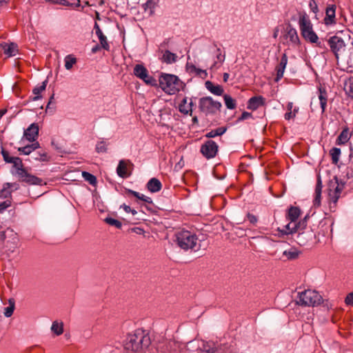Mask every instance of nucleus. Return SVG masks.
<instances>
[{
  "label": "nucleus",
  "instance_id": "f257e3e1",
  "mask_svg": "<svg viewBox=\"0 0 353 353\" xmlns=\"http://www.w3.org/2000/svg\"><path fill=\"white\" fill-rule=\"evenodd\" d=\"M150 344V336L139 329L127 335L123 348L125 353H146Z\"/></svg>",
  "mask_w": 353,
  "mask_h": 353
},
{
  "label": "nucleus",
  "instance_id": "f03ea898",
  "mask_svg": "<svg viewBox=\"0 0 353 353\" xmlns=\"http://www.w3.org/2000/svg\"><path fill=\"white\" fill-rule=\"evenodd\" d=\"M299 26L301 37L308 43H315L319 48H323V44L319 41V38L313 29V25L305 12H299Z\"/></svg>",
  "mask_w": 353,
  "mask_h": 353
},
{
  "label": "nucleus",
  "instance_id": "7ed1b4c3",
  "mask_svg": "<svg viewBox=\"0 0 353 353\" xmlns=\"http://www.w3.org/2000/svg\"><path fill=\"white\" fill-rule=\"evenodd\" d=\"M178 246L185 251H197L200 248L197 236L183 228H178Z\"/></svg>",
  "mask_w": 353,
  "mask_h": 353
},
{
  "label": "nucleus",
  "instance_id": "20e7f679",
  "mask_svg": "<svg viewBox=\"0 0 353 353\" xmlns=\"http://www.w3.org/2000/svg\"><path fill=\"white\" fill-rule=\"evenodd\" d=\"M13 168L16 170V174L19 178V180L21 182H24L28 185H39L43 184V179L39 178L34 175H32L27 172L23 168V164L21 159L16 157L13 162Z\"/></svg>",
  "mask_w": 353,
  "mask_h": 353
},
{
  "label": "nucleus",
  "instance_id": "39448f33",
  "mask_svg": "<svg viewBox=\"0 0 353 353\" xmlns=\"http://www.w3.org/2000/svg\"><path fill=\"white\" fill-rule=\"evenodd\" d=\"M222 104L211 97H203L199 100V109L205 116H213L221 110Z\"/></svg>",
  "mask_w": 353,
  "mask_h": 353
},
{
  "label": "nucleus",
  "instance_id": "423d86ee",
  "mask_svg": "<svg viewBox=\"0 0 353 353\" xmlns=\"http://www.w3.org/2000/svg\"><path fill=\"white\" fill-rule=\"evenodd\" d=\"M322 296L315 290H307L299 293L297 303L301 306H316L321 303Z\"/></svg>",
  "mask_w": 353,
  "mask_h": 353
},
{
  "label": "nucleus",
  "instance_id": "0eeeda50",
  "mask_svg": "<svg viewBox=\"0 0 353 353\" xmlns=\"http://www.w3.org/2000/svg\"><path fill=\"white\" fill-rule=\"evenodd\" d=\"M159 84L165 92L169 94H174L176 92V76L163 74L159 77Z\"/></svg>",
  "mask_w": 353,
  "mask_h": 353
},
{
  "label": "nucleus",
  "instance_id": "6e6552de",
  "mask_svg": "<svg viewBox=\"0 0 353 353\" xmlns=\"http://www.w3.org/2000/svg\"><path fill=\"white\" fill-rule=\"evenodd\" d=\"M296 235L294 237V240L300 246L310 245L315 238V234L310 228H305L304 230H299L295 233Z\"/></svg>",
  "mask_w": 353,
  "mask_h": 353
},
{
  "label": "nucleus",
  "instance_id": "1a4fd4ad",
  "mask_svg": "<svg viewBox=\"0 0 353 353\" xmlns=\"http://www.w3.org/2000/svg\"><path fill=\"white\" fill-rule=\"evenodd\" d=\"M309 218L308 215H306L303 219L300 220L298 223L291 222L285 226V229L281 230L278 228V231L281 234H295L299 230H304L307 225V220Z\"/></svg>",
  "mask_w": 353,
  "mask_h": 353
},
{
  "label": "nucleus",
  "instance_id": "9d476101",
  "mask_svg": "<svg viewBox=\"0 0 353 353\" xmlns=\"http://www.w3.org/2000/svg\"><path fill=\"white\" fill-rule=\"evenodd\" d=\"M218 145L212 140L206 141L201 147V152L206 159L214 158L218 152Z\"/></svg>",
  "mask_w": 353,
  "mask_h": 353
},
{
  "label": "nucleus",
  "instance_id": "9b49d317",
  "mask_svg": "<svg viewBox=\"0 0 353 353\" xmlns=\"http://www.w3.org/2000/svg\"><path fill=\"white\" fill-rule=\"evenodd\" d=\"M328 43L332 52L334 54L336 59H338L339 53L345 50V45L344 41L338 36H333L328 39Z\"/></svg>",
  "mask_w": 353,
  "mask_h": 353
},
{
  "label": "nucleus",
  "instance_id": "f8f14e48",
  "mask_svg": "<svg viewBox=\"0 0 353 353\" xmlns=\"http://www.w3.org/2000/svg\"><path fill=\"white\" fill-rule=\"evenodd\" d=\"M283 37L288 44L293 46H299L301 44L296 30L290 23L287 25L285 29Z\"/></svg>",
  "mask_w": 353,
  "mask_h": 353
},
{
  "label": "nucleus",
  "instance_id": "ddd939ff",
  "mask_svg": "<svg viewBox=\"0 0 353 353\" xmlns=\"http://www.w3.org/2000/svg\"><path fill=\"white\" fill-rule=\"evenodd\" d=\"M336 185L334 186V184L330 185V187L332 186L334 188V190L330 189L328 192L330 201L334 204H336L342 190H343L345 183L342 181H339L338 179L335 177Z\"/></svg>",
  "mask_w": 353,
  "mask_h": 353
},
{
  "label": "nucleus",
  "instance_id": "4468645a",
  "mask_svg": "<svg viewBox=\"0 0 353 353\" xmlns=\"http://www.w3.org/2000/svg\"><path fill=\"white\" fill-rule=\"evenodd\" d=\"M39 128L37 123H32L23 132V137L29 141L34 142L39 136Z\"/></svg>",
  "mask_w": 353,
  "mask_h": 353
},
{
  "label": "nucleus",
  "instance_id": "2eb2a0df",
  "mask_svg": "<svg viewBox=\"0 0 353 353\" xmlns=\"http://www.w3.org/2000/svg\"><path fill=\"white\" fill-rule=\"evenodd\" d=\"M336 6L330 5L326 8L325 17L324 18V23L325 25H332L336 23L335 21Z\"/></svg>",
  "mask_w": 353,
  "mask_h": 353
},
{
  "label": "nucleus",
  "instance_id": "dca6fc26",
  "mask_svg": "<svg viewBox=\"0 0 353 353\" xmlns=\"http://www.w3.org/2000/svg\"><path fill=\"white\" fill-rule=\"evenodd\" d=\"M265 99L262 96H255L251 97L248 101L247 108L252 110H256L259 107L264 105Z\"/></svg>",
  "mask_w": 353,
  "mask_h": 353
},
{
  "label": "nucleus",
  "instance_id": "f3484780",
  "mask_svg": "<svg viewBox=\"0 0 353 353\" xmlns=\"http://www.w3.org/2000/svg\"><path fill=\"white\" fill-rule=\"evenodd\" d=\"M287 63H288V57L285 53H283L282 54V57H281L279 63L276 67V77L275 79L276 81H279L283 77L284 71H285Z\"/></svg>",
  "mask_w": 353,
  "mask_h": 353
},
{
  "label": "nucleus",
  "instance_id": "a211bd4d",
  "mask_svg": "<svg viewBox=\"0 0 353 353\" xmlns=\"http://www.w3.org/2000/svg\"><path fill=\"white\" fill-rule=\"evenodd\" d=\"M94 29L95 30V33L99 39L100 44L101 45V47L105 50H109L110 46L107 41V38L103 34L99 24L97 22H95V23H94Z\"/></svg>",
  "mask_w": 353,
  "mask_h": 353
},
{
  "label": "nucleus",
  "instance_id": "6ab92c4d",
  "mask_svg": "<svg viewBox=\"0 0 353 353\" xmlns=\"http://www.w3.org/2000/svg\"><path fill=\"white\" fill-rule=\"evenodd\" d=\"M3 52L8 57H14L18 52V46L14 43H3L0 45Z\"/></svg>",
  "mask_w": 353,
  "mask_h": 353
},
{
  "label": "nucleus",
  "instance_id": "aec40b11",
  "mask_svg": "<svg viewBox=\"0 0 353 353\" xmlns=\"http://www.w3.org/2000/svg\"><path fill=\"white\" fill-rule=\"evenodd\" d=\"M128 163H130V161L120 160L117 168V173L119 176L125 179L130 176V173L127 171Z\"/></svg>",
  "mask_w": 353,
  "mask_h": 353
},
{
  "label": "nucleus",
  "instance_id": "412c9836",
  "mask_svg": "<svg viewBox=\"0 0 353 353\" xmlns=\"http://www.w3.org/2000/svg\"><path fill=\"white\" fill-rule=\"evenodd\" d=\"M205 86L208 90L216 96H221L224 92V90L221 85H214L212 81H207L205 83Z\"/></svg>",
  "mask_w": 353,
  "mask_h": 353
},
{
  "label": "nucleus",
  "instance_id": "4be33fe9",
  "mask_svg": "<svg viewBox=\"0 0 353 353\" xmlns=\"http://www.w3.org/2000/svg\"><path fill=\"white\" fill-rule=\"evenodd\" d=\"M146 187L148 191H150V192H158L162 188V183L158 179L152 178L147 183Z\"/></svg>",
  "mask_w": 353,
  "mask_h": 353
},
{
  "label": "nucleus",
  "instance_id": "5701e85b",
  "mask_svg": "<svg viewBox=\"0 0 353 353\" xmlns=\"http://www.w3.org/2000/svg\"><path fill=\"white\" fill-rule=\"evenodd\" d=\"M322 182L320 176L317 179V182L315 188L314 199V206L319 207L321 205V191H322Z\"/></svg>",
  "mask_w": 353,
  "mask_h": 353
},
{
  "label": "nucleus",
  "instance_id": "b1692460",
  "mask_svg": "<svg viewBox=\"0 0 353 353\" xmlns=\"http://www.w3.org/2000/svg\"><path fill=\"white\" fill-rule=\"evenodd\" d=\"M187 71L189 73H194L196 76L205 79L208 77V72L205 70L196 68V66L191 63H187L186 65Z\"/></svg>",
  "mask_w": 353,
  "mask_h": 353
},
{
  "label": "nucleus",
  "instance_id": "393cba45",
  "mask_svg": "<svg viewBox=\"0 0 353 353\" xmlns=\"http://www.w3.org/2000/svg\"><path fill=\"white\" fill-rule=\"evenodd\" d=\"M47 84H48V79H46L45 81H43L42 82L41 85L36 86L32 90V93H33V94H34V96L32 97H30V100L34 101H37V100L41 99L42 97L41 95V93L46 90Z\"/></svg>",
  "mask_w": 353,
  "mask_h": 353
},
{
  "label": "nucleus",
  "instance_id": "a878e982",
  "mask_svg": "<svg viewBox=\"0 0 353 353\" xmlns=\"http://www.w3.org/2000/svg\"><path fill=\"white\" fill-rule=\"evenodd\" d=\"M301 214V210L299 207L290 206L288 209L286 218L291 222H295Z\"/></svg>",
  "mask_w": 353,
  "mask_h": 353
},
{
  "label": "nucleus",
  "instance_id": "bb28decb",
  "mask_svg": "<svg viewBox=\"0 0 353 353\" xmlns=\"http://www.w3.org/2000/svg\"><path fill=\"white\" fill-rule=\"evenodd\" d=\"M319 99L321 108V112L323 113L325 110L326 105H327V92L325 89L320 88L319 89Z\"/></svg>",
  "mask_w": 353,
  "mask_h": 353
},
{
  "label": "nucleus",
  "instance_id": "cd10ccee",
  "mask_svg": "<svg viewBox=\"0 0 353 353\" xmlns=\"http://www.w3.org/2000/svg\"><path fill=\"white\" fill-rule=\"evenodd\" d=\"M350 139L348 128H345L337 137L336 143L337 145H343L346 143Z\"/></svg>",
  "mask_w": 353,
  "mask_h": 353
},
{
  "label": "nucleus",
  "instance_id": "c85d7f7f",
  "mask_svg": "<svg viewBox=\"0 0 353 353\" xmlns=\"http://www.w3.org/2000/svg\"><path fill=\"white\" fill-rule=\"evenodd\" d=\"M147 72V69L143 65L137 64L134 68V74L139 79L146 77Z\"/></svg>",
  "mask_w": 353,
  "mask_h": 353
},
{
  "label": "nucleus",
  "instance_id": "c756f323",
  "mask_svg": "<svg viewBox=\"0 0 353 353\" xmlns=\"http://www.w3.org/2000/svg\"><path fill=\"white\" fill-rule=\"evenodd\" d=\"M175 341L169 342L160 347L159 353H176L174 348Z\"/></svg>",
  "mask_w": 353,
  "mask_h": 353
},
{
  "label": "nucleus",
  "instance_id": "7c9ffc66",
  "mask_svg": "<svg viewBox=\"0 0 353 353\" xmlns=\"http://www.w3.org/2000/svg\"><path fill=\"white\" fill-rule=\"evenodd\" d=\"M192 102H190L188 104H187L186 99H183L179 104L178 108L181 112L185 114H188L189 112H192Z\"/></svg>",
  "mask_w": 353,
  "mask_h": 353
},
{
  "label": "nucleus",
  "instance_id": "2f4dec72",
  "mask_svg": "<svg viewBox=\"0 0 353 353\" xmlns=\"http://www.w3.org/2000/svg\"><path fill=\"white\" fill-rule=\"evenodd\" d=\"M17 185L15 183H6L0 190V198H8L11 195L10 188Z\"/></svg>",
  "mask_w": 353,
  "mask_h": 353
},
{
  "label": "nucleus",
  "instance_id": "473e14b6",
  "mask_svg": "<svg viewBox=\"0 0 353 353\" xmlns=\"http://www.w3.org/2000/svg\"><path fill=\"white\" fill-rule=\"evenodd\" d=\"M126 192L135 196L136 198L145 201L148 203H152V200L150 197L146 196L144 194H141L139 192L132 190L127 189Z\"/></svg>",
  "mask_w": 353,
  "mask_h": 353
},
{
  "label": "nucleus",
  "instance_id": "72a5a7b5",
  "mask_svg": "<svg viewBox=\"0 0 353 353\" xmlns=\"http://www.w3.org/2000/svg\"><path fill=\"white\" fill-rule=\"evenodd\" d=\"M224 102L225 106L229 110H234L236 108V100L234 99L230 95L225 94L223 96Z\"/></svg>",
  "mask_w": 353,
  "mask_h": 353
},
{
  "label": "nucleus",
  "instance_id": "f704fd0d",
  "mask_svg": "<svg viewBox=\"0 0 353 353\" xmlns=\"http://www.w3.org/2000/svg\"><path fill=\"white\" fill-rule=\"evenodd\" d=\"M227 130V128L225 127H221L218 128L216 129L212 130L210 132H208L205 134V137L208 138H213L216 136H221Z\"/></svg>",
  "mask_w": 353,
  "mask_h": 353
},
{
  "label": "nucleus",
  "instance_id": "c9c22d12",
  "mask_svg": "<svg viewBox=\"0 0 353 353\" xmlns=\"http://www.w3.org/2000/svg\"><path fill=\"white\" fill-rule=\"evenodd\" d=\"M51 330L57 336L61 335L63 332V324L62 322L54 321L51 326Z\"/></svg>",
  "mask_w": 353,
  "mask_h": 353
},
{
  "label": "nucleus",
  "instance_id": "e433bc0d",
  "mask_svg": "<svg viewBox=\"0 0 353 353\" xmlns=\"http://www.w3.org/2000/svg\"><path fill=\"white\" fill-rule=\"evenodd\" d=\"M162 61L166 63H171L175 61L176 54L169 50H165L161 58Z\"/></svg>",
  "mask_w": 353,
  "mask_h": 353
},
{
  "label": "nucleus",
  "instance_id": "4c0bfd02",
  "mask_svg": "<svg viewBox=\"0 0 353 353\" xmlns=\"http://www.w3.org/2000/svg\"><path fill=\"white\" fill-rule=\"evenodd\" d=\"M82 176L85 181H88L90 185H95L97 183V177L90 174V172L83 171L82 172Z\"/></svg>",
  "mask_w": 353,
  "mask_h": 353
},
{
  "label": "nucleus",
  "instance_id": "58836bf2",
  "mask_svg": "<svg viewBox=\"0 0 353 353\" xmlns=\"http://www.w3.org/2000/svg\"><path fill=\"white\" fill-rule=\"evenodd\" d=\"M330 154L332 157V163L336 164L339 161L341 155V149L338 148H333L330 150Z\"/></svg>",
  "mask_w": 353,
  "mask_h": 353
},
{
  "label": "nucleus",
  "instance_id": "ea45409f",
  "mask_svg": "<svg viewBox=\"0 0 353 353\" xmlns=\"http://www.w3.org/2000/svg\"><path fill=\"white\" fill-rule=\"evenodd\" d=\"M77 59L71 54L65 57V68L66 70H70L73 65L76 63Z\"/></svg>",
  "mask_w": 353,
  "mask_h": 353
},
{
  "label": "nucleus",
  "instance_id": "a19ab883",
  "mask_svg": "<svg viewBox=\"0 0 353 353\" xmlns=\"http://www.w3.org/2000/svg\"><path fill=\"white\" fill-rule=\"evenodd\" d=\"M14 300L12 299H9V306L5 308L4 315L6 317H10L12 315L14 310Z\"/></svg>",
  "mask_w": 353,
  "mask_h": 353
},
{
  "label": "nucleus",
  "instance_id": "79ce46f5",
  "mask_svg": "<svg viewBox=\"0 0 353 353\" xmlns=\"http://www.w3.org/2000/svg\"><path fill=\"white\" fill-rule=\"evenodd\" d=\"M104 221L112 226H114L116 228L120 229L122 227V223L120 221L113 219L112 217H106Z\"/></svg>",
  "mask_w": 353,
  "mask_h": 353
},
{
  "label": "nucleus",
  "instance_id": "37998d69",
  "mask_svg": "<svg viewBox=\"0 0 353 353\" xmlns=\"http://www.w3.org/2000/svg\"><path fill=\"white\" fill-rule=\"evenodd\" d=\"M283 254L288 259L294 260L299 256V252L295 249H294L291 250H285Z\"/></svg>",
  "mask_w": 353,
  "mask_h": 353
},
{
  "label": "nucleus",
  "instance_id": "c03bdc74",
  "mask_svg": "<svg viewBox=\"0 0 353 353\" xmlns=\"http://www.w3.org/2000/svg\"><path fill=\"white\" fill-rule=\"evenodd\" d=\"M155 3L152 0H148L143 5V8L145 12H148L150 14L154 12Z\"/></svg>",
  "mask_w": 353,
  "mask_h": 353
},
{
  "label": "nucleus",
  "instance_id": "a18cd8bd",
  "mask_svg": "<svg viewBox=\"0 0 353 353\" xmlns=\"http://www.w3.org/2000/svg\"><path fill=\"white\" fill-rule=\"evenodd\" d=\"M107 143L103 140L98 142L96 145V152L97 153H105L107 152Z\"/></svg>",
  "mask_w": 353,
  "mask_h": 353
},
{
  "label": "nucleus",
  "instance_id": "49530a36",
  "mask_svg": "<svg viewBox=\"0 0 353 353\" xmlns=\"http://www.w3.org/2000/svg\"><path fill=\"white\" fill-rule=\"evenodd\" d=\"M3 159L6 163H11L13 162L16 157H11L10 156L9 152L6 150L4 148H1V152Z\"/></svg>",
  "mask_w": 353,
  "mask_h": 353
},
{
  "label": "nucleus",
  "instance_id": "de8ad7c7",
  "mask_svg": "<svg viewBox=\"0 0 353 353\" xmlns=\"http://www.w3.org/2000/svg\"><path fill=\"white\" fill-rule=\"evenodd\" d=\"M216 59L218 61H214V63L211 65L210 70H212L215 68H219L220 65H218V62L220 63V64L223 63L225 59V55L222 54L221 53L216 54Z\"/></svg>",
  "mask_w": 353,
  "mask_h": 353
},
{
  "label": "nucleus",
  "instance_id": "09e8293b",
  "mask_svg": "<svg viewBox=\"0 0 353 353\" xmlns=\"http://www.w3.org/2000/svg\"><path fill=\"white\" fill-rule=\"evenodd\" d=\"M35 160L39 161H48L49 157L48 154L45 152H38L37 154H34V157H33Z\"/></svg>",
  "mask_w": 353,
  "mask_h": 353
},
{
  "label": "nucleus",
  "instance_id": "8fccbe9b",
  "mask_svg": "<svg viewBox=\"0 0 353 353\" xmlns=\"http://www.w3.org/2000/svg\"><path fill=\"white\" fill-rule=\"evenodd\" d=\"M344 89L349 94L353 93V77L350 78L345 82Z\"/></svg>",
  "mask_w": 353,
  "mask_h": 353
},
{
  "label": "nucleus",
  "instance_id": "3c124183",
  "mask_svg": "<svg viewBox=\"0 0 353 353\" xmlns=\"http://www.w3.org/2000/svg\"><path fill=\"white\" fill-rule=\"evenodd\" d=\"M18 151L21 153V154H23L25 155H28L30 154H31L33 150H32V146L29 145H27L24 147H20L18 148Z\"/></svg>",
  "mask_w": 353,
  "mask_h": 353
},
{
  "label": "nucleus",
  "instance_id": "603ef678",
  "mask_svg": "<svg viewBox=\"0 0 353 353\" xmlns=\"http://www.w3.org/2000/svg\"><path fill=\"white\" fill-rule=\"evenodd\" d=\"M145 83L151 85H154L156 84V79L148 75V72L146 73V77L141 79Z\"/></svg>",
  "mask_w": 353,
  "mask_h": 353
},
{
  "label": "nucleus",
  "instance_id": "864d4df0",
  "mask_svg": "<svg viewBox=\"0 0 353 353\" xmlns=\"http://www.w3.org/2000/svg\"><path fill=\"white\" fill-rule=\"evenodd\" d=\"M309 7L310 10L316 14L319 12V8L316 2L314 0H310L309 2Z\"/></svg>",
  "mask_w": 353,
  "mask_h": 353
},
{
  "label": "nucleus",
  "instance_id": "5fc2aeb1",
  "mask_svg": "<svg viewBox=\"0 0 353 353\" xmlns=\"http://www.w3.org/2000/svg\"><path fill=\"white\" fill-rule=\"evenodd\" d=\"M214 347H211L210 344L209 343H203V346L201 347V350L205 352V353H210V351L212 350H214Z\"/></svg>",
  "mask_w": 353,
  "mask_h": 353
},
{
  "label": "nucleus",
  "instance_id": "6e6d98bb",
  "mask_svg": "<svg viewBox=\"0 0 353 353\" xmlns=\"http://www.w3.org/2000/svg\"><path fill=\"white\" fill-rule=\"evenodd\" d=\"M11 205V201L10 200H6L0 202V213L2 212L4 210L10 207Z\"/></svg>",
  "mask_w": 353,
  "mask_h": 353
},
{
  "label": "nucleus",
  "instance_id": "4d7b16f0",
  "mask_svg": "<svg viewBox=\"0 0 353 353\" xmlns=\"http://www.w3.org/2000/svg\"><path fill=\"white\" fill-rule=\"evenodd\" d=\"M52 3L64 6H69L71 5V3H69L67 0H52Z\"/></svg>",
  "mask_w": 353,
  "mask_h": 353
},
{
  "label": "nucleus",
  "instance_id": "13d9d810",
  "mask_svg": "<svg viewBox=\"0 0 353 353\" xmlns=\"http://www.w3.org/2000/svg\"><path fill=\"white\" fill-rule=\"evenodd\" d=\"M249 118H252V113H250V112H243L242 113V114L241 115V117L238 119L237 121H243V120L249 119Z\"/></svg>",
  "mask_w": 353,
  "mask_h": 353
},
{
  "label": "nucleus",
  "instance_id": "bf43d9fd",
  "mask_svg": "<svg viewBox=\"0 0 353 353\" xmlns=\"http://www.w3.org/2000/svg\"><path fill=\"white\" fill-rule=\"evenodd\" d=\"M345 302L348 305H353V292L347 294L345 299Z\"/></svg>",
  "mask_w": 353,
  "mask_h": 353
},
{
  "label": "nucleus",
  "instance_id": "052dcab7",
  "mask_svg": "<svg viewBox=\"0 0 353 353\" xmlns=\"http://www.w3.org/2000/svg\"><path fill=\"white\" fill-rule=\"evenodd\" d=\"M247 217H248V221L252 223V224H255L257 221H258V219L257 217L254 215V214H252L250 213H248V215H247Z\"/></svg>",
  "mask_w": 353,
  "mask_h": 353
},
{
  "label": "nucleus",
  "instance_id": "680f3d73",
  "mask_svg": "<svg viewBox=\"0 0 353 353\" xmlns=\"http://www.w3.org/2000/svg\"><path fill=\"white\" fill-rule=\"evenodd\" d=\"M295 117V113H292V112H288L285 114V119L286 120H290V119Z\"/></svg>",
  "mask_w": 353,
  "mask_h": 353
},
{
  "label": "nucleus",
  "instance_id": "e2e57ef3",
  "mask_svg": "<svg viewBox=\"0 0 353 353\" xmlns=\"http://www.w3.org/2000/svg\"><path fill=\"white\" fill-rule=\"evenodd\" d=\"M101 48H103L101 47V45L100 46V45H99V44H97L96 46H94L92 48L91 51H92V53H97V52H99Z\"/></svg>",
  "mask_w": 353,
  "mask_h": 353
},
{
  "label": "nucleus",
  "instance_id": "0e129e2a",
  "mask_svg": "<svg viewBox=\"0 0 353 353\" xmlns=\"http://www.w3.org/2000/svg\"><path fill=\"white\" fill-rule=\"evenodd\" d=\"M30 146H32V150L33 152L40 148V144L38 142L33 143L32 144H30Z\"/></svg>",
  "mask_w": 353,
  "mask_h": 353
},
{
  "label": "nucleus",
  "instance_id": "69168bd1",
  "mask_svg": "<svg viewBox=\"0 0 353 353\" xmlns=\"http://www.w3.org/2000/svg\"><path fill=\"white\" fill-rule=\"evenodd\" d=\"M121 208H122L124 210V211L127 213H129L130 211H131V208L125 203L121 205Z\"/></svg>",
  "mask_w": 353,
  "mask_h": 353
},
{
  "label": "nucleus",
  "instance_id": "338daca9",
  "mask_svg": "<svg viewBox=\"0 0 353 353\" xmlns=\"http://www.w3.org/2000/svg\"><path fill=\"white\" fill-rule=\"evenodd\" d=\"M178 349H179L180 353H187L188 350L186 349V346L183 345V347L178 345Z\"/></svg>",
  "mask_w": 353,
  "mask_h": 353
},
{
  "label": "nucleus",
  "instance_id": "774afa93",
  "mask_svg": "<svg viewBox=\"0 0 353 353\" xmlns=\"http://www.w3.org/2000/svg\"><path fill=\"white\" fill-rule=\"evenodd\" d=\"M210 353H223V351L221 348L217 349L215 348L214 350H212L210 352Z\"/></svg>",
  "mask_w": 353,
  "mask_h": 353
}]
</instances>
